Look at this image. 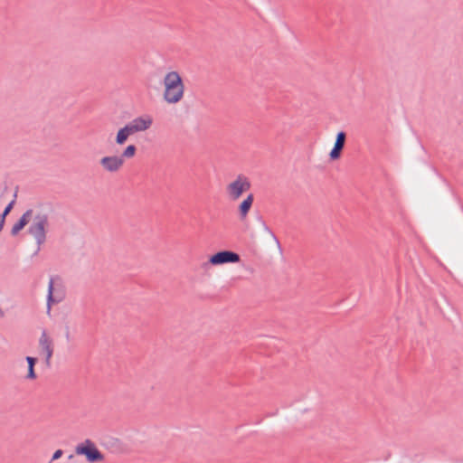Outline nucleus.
<instances>
[{
    "label": "nucleus",
    "mask_w": 463,
    "mask_h": 463,
    "mask_svg": "<svg viewBox=\"0 0 463 463\" xmlns=\"http://www.w3.org/2000/svg\"><path fill=\"white\" fill-rule=\"evenodd\" d=\"M240 261V256L231 250H222L211 255L207 264L217 267L228 263H237Z\"/></svg>",
    "instance_id": "6"
},
{
    "label": "nucleus",
    "mask_w": 463,
    "mask_h": 463,
    "mask_svg": "<svg viewBox=\"0 0 463 463\" xmlns=\"http://www.w3.org/2000/svg\"><path fill=\"white\" fill-rule=\"evenodd\" d=\"M28 224L29 234L34 238L38 245L43 244L46 240V232L49 225L47 213L37 208L28 209L14 224L11 234L17 235Z\"/></svg>",
    "instance_id": "1"
},
{
    "label": "nucleus",
    "mask_w": 463,
    "mask_h": 463,
    "mask_svg": "<svg viewBox=\"0 0 463 463\" xmlns=\"http://www.w3.org/2000/svg\"><path fill=\"white\" fill-rule=\"evenodd\" d=\"M137 150L135 145H128L120 155L113 154L101 156L99 161V166L107 174H117L123 169L126 159H131L137 155Z\"/></svg>",
    "instance_id": "3"
},
{
    "label": "nucleus",
    "mask_w": 463,
    "mask_h": 463,
    "mask_svg": "<svg viewBox=\"0 0 463 463\" xmlns=\"http://www.w3.org/2000/svg\"><path fill=\"white\" fill-rule=\"evenodd\" d=\"M63 455V451L61 449H57L54 451L52 457V460L50 463H52L54 460L59 459Z\"/></svg>",
    "instance_id": "15"
},
{
    "label": "nucleus",
    "mask_w": 463,
    "mask_h": 463,
    "mask_svg": "<svg viewBox=\"0 0 463 463\" xmlns=\"http://www.w3.org/2000/svg\"><path fill=\"white\" fill-rule=\"evenodd\" d=\"M58 283L56 279H51L49 282L48 288V302L50 303H58L60 302L63 297L64 293L61 288H57Z\"/></svg>",
    "instance_id": "10"
},
{
    "label": "nucleus",
    "mask_w": 463,
    "mask_h": 463,
    "mask_svg": "<svg viewBox=\"0 0 463 463\" xmlns=\"http://www.w3.org/2000/svg\"><path fill=\"white\" fill-rule=\"evenodd\" d=\"M39 346L41 351L45 354L47 363H49L53 354V340L45 330L42 332L39 338Z\"/></svg>",
    "instance_id": "8"
},
{
    "label": "nucleus",
    "mask_w": 463,
    "mask_h": 463,
    "mask_svg": "<svg viewBox=\"0 0 463 463\" xmlns=\"http://www.w3.org/2000/svg\"><path fill=\"white\" fill-rule=\"evenodd\" d=\"M13 205H14V202H11L5 209L4 213H2V216H1V221H0V223H3L4 224V222H5V216L11 212L12 208H13Z\"/></svg>",
    "instance_id": "14"
},
{
    "label": "nucleus",
    "mask_w": 463,
    "mask_h": 463,
    "mask_svg": "<svg viewBox=\"0 0 463 463\" xmlns=\"http://www.w3.org/2000/svg\"><path fill=\"white\" fill-rule=\"evenodd\" d=\"M131 136H133V134L128 129L127 125H124L123 127L119 128L116 132L115 144L118 146H123L127 143V141Z\"/></svg>",
    "instance_id": "12"
},
{
    "label": "nucleus",
    "mask_w": 463,
    "mask_h": 463,
    "mask_svg": "<svg viewBox=\"0 0 463 463\" xmlns=\"http://www.w3.org/2000/svg\"><path fill=\"white\" fill-rule=\"evenodd\" d=\"M75 454L83 456L88 463H102L105 460V455L90 439H86L76 445Z\"/></svg>",
    "instance_id": "5"
},
{
    "label": "nucleus",
    "mask_w": 463,
    "mask_h": 463,
    "mask_svg": "<svg viewBox=\"0 0 463 463\" xmlns=\"http://www.w3.org/2000/svg\"><path fill=\"white\" fill-rule=\"evenodd\" d=\"M3 229V223H0V231Z\"/></svg>",
    "instance_id": "16"
},
{
    "label": "nucleus",
    "mask_w": 463,
    "mask_h": 463,
    "mask_svg": "<svg viewBox=\"0 0 463 463\" xmlns=\"http://www.w3.org/2000/svg\"><path fill=\"white\" fill-rule=\"evenodd\" d=\"M254 196L249 193L242 202L238 205V214L241 220H245L252 207Z\"/></svg>",
    "instance_id": "11"
},
{
    "label": "nucleus",
    "mask_w": 463,
    "mask_h": 463,
    "mask_svg": "<svg viewBox=\"0 0 463 463\" xmlns=\"http://www.w3.org/2000/svg\"><path fill=\"white\" fill-rule=\"evenodd\" d=\"M26 362L28 364V368H27V373L25 375V379L29 380V381H33L37 378V375L34 372V366H35L37 360H36V358L27 356Z\"/></svg>",
    "instance_id": "13"
},
{
    "label": "nucleus",
    "mask_w": 463,
    "mask_h": 463,
    "mask_svg": "<svg viewBox=\"0 0 463 463\" xmlns=\"http://www.w3.org/2000/svg\"><path fill=\"white\" fill-rule=\"evenodd\" d=\"M250 186V179L243 175H239L227 183L224 188V194L229 202L234 203L239 201L245 194H248Z\"/></svg>",
    "instance_id": "4"
},
{
    "label": "nucleus",
    "mask_w": 463,
    "mask_h": 463,
    "mask_svg": "<svg viewBox=\"0 0 463 463\" xmlns=\"http://www.w3.org/2000/svg\"><path fill=\"white\" fill-rule=\"evenodd\" d=\"M133 135L138 132L146 131L153 125V118L149 115H144L135 118L130 122L126 124Z\"/></svg>",
    "instance_id": "7"
},
{
    "label": "nucleus",
    "mask_w": 463,
    "mask_h": 463,
    "mask_svg": "<svg viewBox=\"0 0 463 463\" xmlns=\"http://www.w3.org/2000/svg\"><path fill=\"white\" fill-rule=\"evenodd\" d=\"M346 135L345 132L340 131L336 134V138L335 141L334 147L329 153V157L331 160H338L341 156L342 150L344 148L345 143Z\"/></svg>",
    "instance_id": "9"
},
{
    "label": "nucleus",
    "mask_w": 463,
    "mask_h": 463,
    "mask_svg": "<svg viewBox=\"0 0 463 463\" xmlns=\"http://www.w3.org/2000/svg\"><path fill=\"white\" fill-rule=\"evenodd\" d=\"M162 86L163 99L165 103L175 105L184 99L185 86L178 71H167L163 77Z\"/></svg>",
    "instance_id": "2"
}]
</instances>
